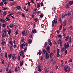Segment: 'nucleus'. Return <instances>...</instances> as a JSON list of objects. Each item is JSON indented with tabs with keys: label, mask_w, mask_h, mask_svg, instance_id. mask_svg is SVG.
Wrapping results in <instances>:
<instances>
[{
	"label": "nucleus",
	"mask_w": 73,
	"mask_h": 73,
	"mask_svg": "<svg viewBox=\"0 0 73 73\" xmlns=\"http://www.w3.org/2000/svg\"><path fill=\"white\" fill-rule=\"evenodd\" d=\"M8 32V29L3 30V34L2 35V37H5L6 36V33Z\"/></svg>",
	"instance_id": "1"
},
{
	"label": "nucleus",
	"mask_w": 73,
	"mask_h": 73,
	"mask_svg": "<svg viewBox=\"0 0 73 73\" xmlns=\"http://www.w3.org/2000/svg\"><path fill=\"white\" fill-rule=\"evenodd\" d=\"M9 44H11V45H10V48L12 50V49H13V43H12V42L11 40H10L9 41Z\"/></svg>",
	"instance_id": "2"
},
{
	"label": "nucleus",
	"mask_w": 73,
	"mask_h": 73,
	"mask_svg": "<svg viewBox=\"0 0 73 73\" xmlns=\"http://www.w3.org/2000/svg\"><path fill=\"white\" fill-rule=\"evenodd\" d=\"M69 68V66L68 65H66L64 67V70L65 72H68V69Z\"/></svg>",
	"instance_id": "3"
},
{
	"label": "nucleus",
	"mask_w": 73,
	"mask_h": 73,
	"mask_svg": "<svg viewBox=\"0 0 73 73\" xmlns=\"http://www.w3.org/2000/svg\"><path fill=\"white\" fill-rule=\"evenodd\" d=\"M46 57L45 58L46 60H48L49 59V54L47 52H46L45 54Z\"/></svg>",
	"instance_id": "4"
},
{
	"label": "nucleus",
	"mask_w": 73,
	"mask_h": 73,
	"mask_svg": "<svg viewBox=\"0 0 73 73\" xmlns=\"http://www.w3.org/2000/svg\"><path fill=\"white\" fill-rule=\"evenodd\" d=\"M48 45H49L50 46H52V43L51 40L50 39H48Z\"/></svg>",
	"instance_id": "5"
},
{
	"label": "nucleus",
	"mask_w": 73,
	"mask_h": 73,
	"mask_svg": "<svg viewBox=\"0 0 73 73\" xmlns=\"http://www.w3.org/2000/svg\"><path fill=\"white\" fill-rule=\"evenodd\" d=\"M12 58L13 60H16V56L15 54H13L12 56Z\"/></svg>",
	"instance_id": "6"
},
{
	"label": "nucleus",
	"mask_w": 73,
	"mask_h": 73,
	"mask_svg": "<svg viewBox=\"0 0 73 73\" xmlns=\"http://www.w3.org/2000/svg\"><path fill=\"white\" fill-rule=\"evenodd\" d=\"M59 49H57V57H59L60 56V54H59Z\"/></svg>",
	"instance_id": "7"
},
{
	"label": "nucleus",
	"mask_w": 73,
	"mask_h": 73,
	"mask_svg": "<svg viewBox=\"0 0 73 73\" xmlns=\"http://www.w3.org/2000/svg\"><path fill=\"white\" fill-rule=\"evenodd\" d=\"M38 71L39 72H41L42 71L40 65H39L38 66Z\"/></svg>",
	"instance_id": "8"
},
{
	"label": "nucleus",
	"mask_w": 73,
	"mask_h": 73,
	"mask_svg": "<svg viewBox=\"0 0 73 73\" xmlns=\"http://www.w3.org/2000/svg\"><path fill=\"white\" fill-rule=\"evenodd\" d=\"M68 4L69 5H73V1H70L69 3Z\"/></svg>",
	"instance_id": "9"
},
{
	"label": "nucleus",
	"mask_w": 73,
	"mask_h": 73,
	"mask_svg": "<svg viewBox=\"0 0 73 73\" xmlns=\"http://www.w3.org/2000/svg\"><path fill=\"white\" fill-rule=\"evenodd\" d=\"M0 21L2 23H4L5 21L4 19H1L0 20Z\"/></svg>",
	"instance_id": "10"
},
{
	"label": "nucleus",
	"mask_w": 73,
	"mask_h": 73,
	"mask_svg": "<svg viewBox=\"0 0 73 73\" xmlns=\"http://www.w3.org/2000/svg\"><path fill=\"white\" fill-rule=\"evenodd\" d=\"M19 53H20V56H23V55L24 54V52L22 51H21Z\"/></svg>",
	"instance_id": "11"
},
{
	"label": "nucleus",
	"mask_w": 73,
	"mask_h": 73,
	"mask_svg": "<svg viewBox=\"0 0 73 73\" xmlns=\"http://www.w3.org/2000/svg\"><path fill=\"white\" fill-rule=\"evenodd\" d=\"M54 23L55 24H57V19H54Z\"/></svg>",
	"instance_id": "12"
},
{
	"label": "nucleus",
	"mask_w": 73,
	"mask_h": 73,
	"mask_svg": "<svg viewBox=\"0 0 73 73\" xmlns=\"http://www.w3.org/2000/svg\"><path fill=\"white\" fill-rule=\"evenodd\" d=\"M19 68V66H17V67H16L15 70V72H17V69Z\"/></svg>",
	"instance_id": "13"
},
{
	"label": "nucleus",
	"mask_w": 73,
	"mask_h": 73,
	"mask_svg": "<svg viewBox=\"0 0 73 73\" xmlns=\"http://www.w3.org/2000/svg\"><path fill=\"white\" fill-rule=\"evenodd\" d=\"M23 60L21 62L20 64V66H21L22 65H23Z\"/></svg>",
	"instance_id": "14"
},
{
	"label": "nucleus",
	"mask_w": 73,
	"mask_h": 73,
	"mask_svg": "<svg viewBox=\"0 0 73 73\" xmlns=\"http://www.w3.org/2000/svg\"><path fill=\"white\" fill-rule=\"evenodd\" d=\"M42 54V51H39L38 52V54L39 56H41Z\"/></svg>",
	"instance_id": "15"
},
{
	"label": "nucleus",
	"mask_w": 73,
	"mask_h": 73,
	"mask_svg": "<svg viewBox=\"0 0 73 73\" xmlns=\"http://www.w3.org/2000/svg\"><path fill=\"white\" fill-rule=\"evenodd\" d=\"M32 42V40L31 39H30L28 41V42L30 44H31Z\"/></svg>",
	"instance_id": "16"
},
{
	"label": "nucleus",
	"mask_w": 73,
	"mask_h": 73,
	"mask_svg": "<svg viewBox=\"0 0 73 73\" xmlns=\"http://www.w3.org/2000/svg\"><path fill=\"white\" fill-rule=\"evenodd\" d=\"M69 36H67L66 38L65 39V41H67L68 40H69Z\"/></svg>",
	"instance_id": "17"
},
{
	"label": "nucleus",
	"mask_w": 73,
	"mask_h": 73,
	"mask_svg": "<svg viewBox=\"0 0 73 73\" xmlns=\"http://www.w3.org/2000/svg\"><path fill=\"white\" fill-rule=\"evenodd\" d=\"M42 50V52L43 54H45V53L46 52V50H45V49H43Z\"/></svg>",
	"instance_id": "18"
},
{
	"label": "nucleus",
	"mask_w": 73,
	"mask_h": 73,
	"mask_svg": "<svg viewBox=\"0 0 73 73\" xmlns=\"http://www.w3.org/2000/svg\"><path fill=\"white\" fill-rule=\"evenodd\" d=\"M13 24H11L9 25V28H13Z\"/></svg>",
	"instance_id": "19"
},
{
	"label": "nucleus",
	"mask_w": 73,
	"mask_h": 73,
	"mask_svg": "<svg viewBox=\"0 0 73 73\" xmlns=\"http://www.w3.org/2000/svg\"><path fill=\"white\" fill-rule=\"evenodd\" d=\"M17 9H20L21 8V7L19 6H17Z\"/></svg>",
	"instance_id": "20"
},
{
	"label": "nucleus",
	"mask_w": 73,
	"mask_h": 73,
	"mask_svg": "<svg viewBox=\"0 0 73 73\" xmlns=\"http://www.w3.org/2000/svg\"><path fill=\"white\" fill-rule=\"evenodd\" d=\"M36 30L34 29L32 31V33H36Z\"/></svg>",
	"instance_id": "21"
},
{
	"label": "nucleus",
	"mask_w": 73,
	"mask_h": 73,
	"mask_svg": "<svg viewBox=\"0 0 73 73\" xmlns=\"http://www.w3.org/2000/svg\"><path fill=\"white\" fill-rule=\"evenodd\" d=\"M67 16V15L66 14H65L64 15H62V18L63 19L64 17H65V16Z\"/></svg>",
	"instance_id": "22"
},
{
	"label": "nucleus",
	"mask_w": 73,
	"mask_h": 73,
	"mask_svg": "<svg viewBox=\"0 0 73 73\" xmlns=\"http://www.w3.org/2000/svg\"><path fill=\"white\" fill-rule=\"evenodd\" d=\"M16 32L15 33V35L16 36H17V35H18V33H19V31H16Z\"/></svg>",
	"instance_id": "23"
},
{
	"label": "nucleus",
	"mask_w": 73,
	"mask_h": 73,
	"mask_svg": "<svg viewBox=\"0 0 73 73\" xmlns=\"http://www.w3.org/2000/svg\"><path fill=\"white\" fill-rule=\"evenodd\" d=\"M6 14H7V11H5L3 13V16H5V15H6Z\"/></svg>",
	"instance_id": "24"
},
{
	"label": "nucleus",
	"mask_w": 73,
	"mask_h": 73,
	"mask_svg": "<svg viewBox=\"0 0 73 73\" xmlns=\"http://www.w3.org/2000/svg\"><path fill=\"white\" fill-rule=\"evenodd\" d=\"M9 17H11V16H12L13 15V13H11V12H9Z\"/></svg>",
	"instance_id": "25"
},
{
	"label": "nucleus",
	"mask_w": 73,
	"mask_h": 73,
	"mask_svg": "<svg viewBox=\"0 0 73 73\" xmlns=\"http://www.w3.org/2000/svg\"><path fill=\"white\" fill-rule=\"evenodd\" d=\"M34 20H35V22H37V21H38V19H37V18H35Z\"/></svg>",
	"instance_id": "26"
},
{
	"label": "nucleus",
	"mask_w": 73,
	"mask_h": 73,
	"mask_svg": "<svg viewBox=\"0 0 73 73\" xmlns=\"http://www.w3.org/2000/svg\"><path fill=\"white\" fill-rule=\"evenodd\" d=\"M62 24L60 26V27L59 29V30H60H60H61V29H62Z\"/></svg>",
	"instance_id": "27"
},
{
	"label": "nucleus",
	"mask_w": 73,
	"mask_h": 73,
	"mask_svg": "<svg viewBox=\"0 0 73 73\" xmlns=\"http://www.w3.org/2000/svg\"><path fill=\"white\" fill-rule=\"evenodd\" d=\"M1 57H2V58H3V57L4 56V54H3V53H1Z\"/></svg>",
	"instance_id": "28"
},
{
	"label": "nucleus",
	"mask_w": 73,
	"mask_h": 73,
	"mask_svg": "<svg viewBox=\"0 0 73 73\" xmlns=\"http://www.w3.org/2000/svg\"><path fill=\"white\" fill-rule=\"evenodd\" d=\"M25 31H24L22 32V35H23V36H25Z\"/></svg>",
	"instance_id": "29"
},
{
	"label": "nucleus",
	"mask_w": 73,
	"mask_h": 73,
	"mask_svg": "<svg viewBox=\"0 0 73 73\" xmlns=\"http://www.w3.org/2000/svg\"><path fill=\"white\" fill-rule=\"evenodd\" d=\"M54 25V21H52V27H53Z\"/></svg>",
	"instance_id": "30"
},
{
	"label": "nucleus",
	"mask_w": 73,
	"mask_h": 73,
	"mask_svg": "<svg viewBox=\"0 0 73 73\" xmlns=\"http://www.w3.org/2000/svg\"><path fill=\"white\" fill-rule=\"evenodd\" d=\"M63 23L64 24V26H65L66 25V22L65 21H64L63 22Z\"/></svg>",
	"instance_id": "31"
},
{
	"label": "nucleus",
	"mask_w": 73,
	"mask_h": 73,
	"mask_svg": "<svg viewBox=\"0 0 73 73\" xmlns=\"http://www.w3.org/2000/svg\"><path fill=\"white\" fill-rule=\"evenodd\" d=\"M1 44L2 45H4L5 44V41L4 40H2Z\"/></svg>",
	"instance_id": "32"
},
{
	"label": "nucleus",
	"mask_w": 73,
	"mask_h": 73,
	"mask_svg": "<svg viewBox=\"0 0 73 73\" xmlns=\"http://www.w3.org/2000/svg\"><path fill=\"white\" fill-rule=\"evenodd\" d=\"M6 21H9V17H7L6 18Z\"/></svg>",
	"instance_id": "33"
},
{
	"label": "nucleus",
	"mask_w": 73,
	"mask_h": 73,
	"mask_svg": "<svg viewBox=\"0 0 73 73\" xmlns=\"http://www.w3.org/2000/svg\"><path fill=\"white\" fill-rule=\"evenodd\" d=\"M46 51H48L49 50V46H48L46 48Z\"/></svg>",
	"instance_id": "34"
},
{
	"label": "nucleus",
	"mask_w": 73,
	"mask_h": 73,
	"mask_svg": "<svg viewBox=\"0 0 73 73\" xmlns=\"http://www.w3.org/2000/svg\"><path fill=\"white\" fill-rule=\"evenodd\" d=\"M37 4L38 5L37 8H39V7H40V3H37Z\"/></svg>",
	"instance_id": "35"
},
{
	"label": "nucleus",
	"mask_w": 73,
	"mask_h": 73,
	"mask_svg": "<svg viewBox=\"0 0 73 73\" xmlns=\"http://www.w3.org/2000/svg\"><path fill=\"white\" fill-rule=\"evenodd\" d=\"M61 51L62 52H64V47H63L61 49Z\"/></svg>",
	"instance_id": "36"
},
{
	"label": "nucleus",
	"mask_w": 73,
	"mask_h": 73,
	"mask_svg": "<svg viewBox=\"0 0 73 73\" xmlns=\"http://www.w3.org/2000/svg\"><path fill=\"white\" fill-rule=\"evenodd\" d=\"M66 8H69V5H68L67 4L66 5Z\"/></svg>",
	"instance_id": "37"
},
{
	"label": "nucleus",
	"mask_w": 73,
	"mask_h": 73,
	"mask_svg": "<svg viewBox=\"0 0 73 73\" xmlns=\"http://www.w3.org/2000/svg\"><path fill=\"white\" fill-rule=\"evenodd\" d=\"M20 47L21 49L23 48V44H22L21 45Z\"/></svg>",
	"instance_id": "38"
},
{
	"label": "nucleus",
	"mask_w": 73,
	"mask_h": 73,
	"mask_svg": "<svg viewBox=\"0 0 73 73\" xmlns=\"http://www.w3.org/2000/svg\"><path fill=\"white\" fill-rule=\"evenodd\" d=\"M24 40H25V39L24 38H22L21 40V41H22V42H24Z\"/></svg>",
	"instance_id": "39"
},
{
	"label": "nucleus",
	"mask_w": 73,
	"mask_h": 73,
	"mask_svg": "<svg viewBox=\"0 0 73 73\" xmlns=\"http://www.w3.org/2000/svg\"><path fill=\"white\" fill-rule=\"evenodd\" d=\"M12 56V54H9V59L11 58H12V57H11Z\"/></svg>",
	"instance_id": "40"
},
{
	"label": "nucleus",
	"mask_w": 73,
	"mask_h": 73,
	"mask_svg": "<svg viewBox=\"0 0 73 73\" xmlns=\"http://www.w3.org/2000/svg\"><path fill=\"white\" fill-rule=\"evenodd\" d=\"M27 47L25 48L24 49V52H26V51L27 50Z\"/></svg>",
	"instance_id": "41"
},
{
	"label": "nucleus",
	"mask_w": 73,
	"mask_h": 73,
	"mask_svg": "<svg viewBox=\"0 0 73 73\" xmlns=\"http://www.w3.org/2000/svg\"><path fill=\"white\" fill-rule=\"evenodd\" d=\"M59 20L60 23H62V19H61V18H59Z\"/></svg>",
	"instance_id": "42"
},
{
	"label": "nucleus",
	"mask_w": 73,
	"mask_h": 73,
	"mask_svg": "<svg viewBox=\"0 0 73 73\" xmlns=\"http://www.w3.org/2000/svg\"><path fill=\"white\" fill-rule=\"evenodd\" d=\"M40 17H41V18H42L43 17H44V15L42 14H41L40 15Z\"/></svg>",
	"instance_id": "43"
},
{
	"label": "nucleus",
	"mask_w": 73,
	"mask_h": 73,
	"mask_svg": "<svg viewBox=\"0 0 73 73\" xmlns=\"http://www.w3.org/2000/svg\"><path fill=\"white\" fill-rule=\"evenodd\" d=\"M26 45V43L25 42H24L23 43V46L25 47V45Z\"/></svg>",
	"instance_id": "44"
},
{
	"label": "nucleus",
	"mask_w": 73,
	"mask_h": 73,
	"mask_svg": "<svg viewBox=\"0 0 73 73\" xmlns=\"http://www.w3.org/2000/svg\"><path fill=\"white\" fill-rule=\"evenodd\" d=\"M70 28L71 31H72V30H73V28H72V26H70Z\"/></svg>",
	"instance_id": "45"
},
{
	"label": "nucleus",
	"mask_w": 73,
	"mask_h": 73,
	"mask_svg": "<svg viewBox=\"0 0 73 73\" xmlns=\"http://www.w3.org/2000/svg\"><path fill=\"white\" fill-rule=\"evenodd\" d=\"M3 4H4L3 2H1L0 3V6H1L3 5Z\"/></svg>",
	"instance_id": "46"
},
{
	"label": "nucleus",
	"mask_w": 73,
	"mask_h": 73,
	"mask_svg": "<svg viewBox=\"0 0 73 73\" xmlns=\"http://www.w3.org/2000/svg\"><path fill=\"white\" fill-rule=\"evenodd\" d=\"M58 37H60V38H61V37H62V35H58Z\"/></svg>",
	"instance_id": "47"
},
{
	"label": "nucleus",
	"mask_w": 73,
	"mask_h": 73,
	"mask_svg": "<svg viewBox=\"0 0 73 73\" xmlns=\"http://www.w3.org/2000/svg\"><path fill=\"white\" fill-rule=\"evenodd\" d=\"M45 73H48V70H47V69H46L45 70Z\"/></svg>",
	"instance_id": "48"
},
{
	"label": "nucleus",
	"mask_w": 73,
	"mask_h": 73,
	"mask_svg": "<svg viewBox=\"0 0 73 73\" xmlns=\"http://www.w3.org/2000/svg\"><path fill=\"white\" fill-rule=\"evenodd\" d=\"M69 62H72L73 61H72V59H70V60H69Z\"/></svg>",
	"instance_id": "49"
},
{
	"label": "nucleus",
	"mask_w": 73,
	"mask_h": 73,
	"mask_svg": "<svg viewBox=\"0 0 73 73\" xmlns=\"http://www.w3.org/2000/svg\"><path fill=\"white\" fill-rule=\"evenodd\" d=\"M53 44L54 45H56V44H57V43L55 41H54L53 42Z\"/></svg>",
	"instance_id": "50"
},
{
	"label": "nucleus",
	"mask_w": 73,
	"mask_h": 73,
	"mask_svg": "<svg viewBox=\"0 0 73 73\" xmlns=\"http://www.w3.org/2000/svg\"><path fill=\"white\" fill-rule=\"evenodd\" d=\"M47 44V42H45L44 44V46H45Z\"/></svg>",
	"instance_id": "51"
},
{
	"label": "nucleus",
	"mask_w": 73,
	"mask_h": 73,
	"mask_svg": "<svg viewBox=\"0 0 73 73\" xmlns=\"http://www.w3.org/2000/svg\"><path fill=\"white\" fill-rule=\"evenodd\" d=\"M5 56L6 58H7V53H5Z\"/></svg>",
	"instance_id": "52"
},
{
	"label": "nucleus",
	"mask_w": 73,
	"mask_h": 73,
	"mask_svg": "<svg viewBox=\"0 0 73 73\" xmlns=\"http://www.w3.org/2000/svg\"><path fill=\"white\" fill-rule=\"evenodd\" d=\"M7 9H8V8H4L3 9V11H6V10H7Z\"/></svg>",
	"instance_id": "53"
},
{
	"label": "nucleus",
	"mask_w": 73,
	"mask_h": 73,
	"mask_svg": "<svg viewBox=\"0 0 73 73\" xmlns=\"http://www.w3.org/2000/svg\"><path fill=\"white\" fill-rule=\"evenodd\" d=\"M66 31V29L64 28L63 29V32H65Z\"/></svg>",
	"instance_id": "54"
},
{
	"label": "nucleus",
	"mask_w": 73,
	"mask_h": 73,
	"mask_svg": "<svg viewBox=\"0 0 73 73\" xmlns=\"http://www.w3.org/2000/svg\"><path fill=\"white\" fill-rule=\"evenodd\" d=\"M57 33H60V30H57Z\"/></svg>",
	"instance_id": "55"
},
{
	"label": "nucleus",
	"mask_w": 73,
	"mask_h": 73,
	"mask_svg": "<svg viewBox=\"0 0 73 73\" xmlns=\"http://www.w3.org/2000/svg\"><path fill=\"white\" fill-rule=\"evenodd\" d=\"M64 47H67V45H66V43H65L64 44Z\"/></svg>",
	"instance_id": "56"
},
{
	"label": "nucleus",
	"mask_w": 73,
	"mask_h": 73,
	"mask_svg": "<svg viewBox=\"0 0 73 73\" xmlns=\"http://www.w3.org/2000/svg\"><path fill=\"white\" fill-rule=\"evenodd\" d=\"M28 4L29 6H31V3H30V2H28Z\"/></svg>",
	"instance_id": "57"
},
{
	"label": "nucleus",
	"mask_w": 73,
	"mask_h": 73,
	"mask_svg": "<svg viewBox=\"0 0 73 73\" xmlns=\"http://www.w3.org/2000/svg\"><path fill=\"white\" fill-rule=\"evenodd\" d=\"M18 60H19V61H20V56H18Z\"/></svg>",
	"instance_id": "58"
},
{
	"label": "nucleus",
	"mask_w": 73,
	"mask_h": 73,
	"mask_svg": "<svg viewBox=\"0 0 73 73\" xmlns=\"http://www.w3.org/2000/svg\"><path fill=\"white\" fill-rule=\"evenodd\" d=\"M10 18H11V19H14V18H15V17H13V16H11L10 17Z\"/></svg>",
	"instance_id": "59"
},
{
	"label": "nucleus",
	"mask_w": 73,
	"mask_h": 73,
	"mask_svg": "<svg viewBox=\"0 0 73 73\" xmlns=\"http://www.w3.org/2000/svg\"><path fill=\"white\" fill-rule=\"evenodd\" d=\"M40 5H41V6H43V5H43V3H42V2L41 3Z\"/></svg>",
	"instance_id": "60"
},
{
	"label": "nucleus",
	"mask_w": 73,
	"mask_h": 73,
	"mask_svg": "<svg viewBox=\"0 0 73 73\" xmlns=\"http://www.w3.org/2000/svg\"><path fill=\"white\" fill-rule=\"evenodd\" d=\"M9 70V69L8 68V67H7L6 70V72H7V71H8Z\"/></svg>",
	"instance_id": "61"
},
{
	"label": "nucleus",
	"mask_w": 73,
	"mask_h": 73,
	"mask_svg": "<svg viewBox=\"0 0 73 73\" xmlns=\"http://www.w3.org/2000/svg\"><path fill=\"white\" fill-rule=\"evenodd\" d=\"M71 15V13L70 12L68 13V15L69 16H70Z\"/></svg>",
	"instance_id": "62"
},
{
	"label": "nucleus",
	"mask_w": 73,
	"mask_h": 73,
	"mask_svg": "<svg viewBox=\"0 0 73 73\" xmlns=\"http://www.w3.org/2000/svg\"><path fill=\"white\" fill-rule=\"evenodd\" d=\"M67 54V50H65V54L66 55Z\"/></svg>",
	"instance_id": "63"
},
{
	"label": "nucleus",
	"mask_w": 73,
	"mask_h": 73,
	"mask_svg": "<svg viewBox=\"0 0 73 73\" xmlns=\"http://www.w3.org/2000/svg\"><path fill=\"white\" fill-rule=\"evenodd\" d=\"M70 68L68 69V72H70Z\"/></svg>",
	"instance_id": "64"
}]
</instances>
